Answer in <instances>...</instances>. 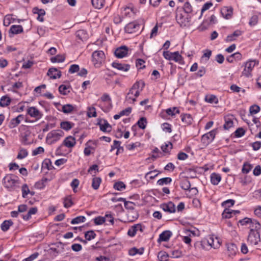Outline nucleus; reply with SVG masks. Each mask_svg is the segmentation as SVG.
Instances as JSON below:
<instances>
[{
	"label": "nucleus",
	"mask_w": 261,
	"mask_h": 261,
	"mask_svg": "<svg viewBox=\"0 0 261 261\" xmlns=\"http://www.w3.org/2000/svg\"><path fill=\"white\" fill-rule=\"evenodd\" d=\"M144 86V82L142 81L136 82L127 93L125 100L129 103H134L136 101V98L139 96L140 91L143 90Z\"/></svg>",
	"instance_id": "f257e3e1"
},
{
	"label": "nucleus",
	"mask_w": 261,
	"mask_h": 261,
	"mask_svg": "<svg viewBox=\"0 0 261 261\" xmlns=\"http://www.w3.org/2000/svg\"><path fill=\"white\" fill-rule=\"evenodd\" d=\"M4 187L9 191H12L19 187V180L17 176L14 174H7L3 179Z\"/></svg>",
	"instance_id": "f03ea898"
},
{
	"label": "nucleus",
	"mask_w": 261,
	"mask_h": 261,
	"mask_svg": "<svg viewBox=\"0 0 261 261\" xmlns=\"http://www.w3.org/2000/svg\"><path fill=\"white\" fill-rule=\"evenodd\" d=\"M176 20L181 27H185L189 25L191 20V16L189 14L183 12L181 9L177 10Z\"/></svg>",
	"instance_id": "7ed1b4c3"
},
{
	"label": "nucleus",
	"mask_w": 261,
	"mask_h": 261,
	"mask_svg": "<svg viewBox=\"0 0 261 261\" xmlns=\"http://www.w3.org/2000/svg\"><path fill=\"white\" fill-rule=\"evenodd\" d=\"M63 135L64 132L62 130H53L47 134L46 140L50 144H52L59 141Z\"/></svg>",
	"instance_id": "20e7f679"
},
{
	"label": "nucleus",
	"mask_w": 261,
	"mask_h": 261,
	"mask_svg": "<svg viewBox=\"0 0 261 261\" xmlns=\"http://www.w3.org/2000/svg\"><path fill=\"white\" fill-rule=\"evenodd\" d=\"M92 62L95 67H99L103 62L105 59V55L103 51L96 50L93 53Z\"/></svg>",
	"instance_id": "39448f33"
},
{
	"label": "nucleus",
	"mask_w": 261,
	"mask_h": 261,
	"mask_svg": "<svg viewBox=\"0 0 261 261\" xmlns=\"http://www.w3.org/2000/svg\"><path fill=\"white\" fill-rule=\"evenodd\" d=\"M141 25L140 21L135 20L127 24L124 28V31L129 34L137 33L140 31Z\"/></svg>",
	"instance_id": "423d86ee"
},
{
	"label": "nucleus",
	"mask_w": 261,
	"mask_h": 261,
	"mask_svg": "<svg viewBox=\"0 0 261 261\" xmlns=\"http://www.w3.org/2000/svg\"><path fill=\"white\" fill-rule=\"evenodd\" d=\"M247 243L249 246L256 245L260 241L258 231H250L247 238Z\"/></svg>",
	"instance_id": "0eeeda50"
},
{
	"label": "nucleus",
	"mask_w": 261,
	"mask_h": 261,
	"mask_svg": "<svg viewBox=\"0 0 261 261\" xmlns=\"http://www.w3.org/2000/svg\"><path fill=\"white\" fill-rule=\"evenodd\" d=\"M258 64V62L256 60H249L247 61L244 66L243 74L246 76H249L254 67Z\"/></svg>",
	"instance_id": "6e6552de"
},
{
	"label": "nucleus",
	"mask_w": 261,
	"mask_h": 261,
	"mask_svg": "<svg viewBox=\"0 0 261 261\" xmlns=\"http://www.w3.org/2000/svg\"><path fill=\"white\" fill-rule=\"evenodd\" d=\"M215 135L216 133L214 130L204 134L201 137V142L204 145H207L214 140Z\"/></svg>",
	"instance_id": "1a4fd4ad"
},
{
	"label": "nucleus",
	"mask_w": 261,
	"mask_h": 261,
	"mask_svg": "<svg viewBox=\"0 0 261 261\" xmlns=\"http://www.w3.org/2000/svg\"><path fill=\"white\" fill-rule=\"evenodd\" d=\"M145 228V227L142 226L141 224H137L132 226L128 230L127 234L131 237H134L138 231L142 232Z\"/></svg>",
	"instance_id": "9d476101"
},
{
	"label": "nucleus",
	"mask_w": 261,
	"mask_h": 261,
	"mask_svg": "<svg viewBox=\"0 0 261 261\" xmlns=\"http://www.w3.org/2000/svg\"><path fill=\"white\" fill-rule=\"evenodd\" d=\"M27 114L37 120L42 118L43 114L36 107H32L27 109Z\"/></svg>",
	"instance_id": "9b49d317"
},
{
	"label": "nucleus",
	"mask_w": 261,
	"mask_h": 261,
	"mask_svg": "<svg viewBox=\"0 0 261 261\" xmlns=\"http://www.w3.org/2000/svg\"><path fill=\"white\" fill-rule=\"evenodd\" d=\"M128 47L123 45L116 49L114 54L118 58H122L125 57L128 54Z\"/></svg>",
	"instance_id": "f8f14e48"
},
{
	"label": "nucleus",
	"mask_w": 261,
	"mask_h": 261,
	"mask_svg": "<svg viewBox=\"0 0 261 261\" xmlns=\"http://www.w3.org/2000/svg\"><path fill=\"white\" fill-rule=\"evenodd\" d=\"M161 208L162 210L168 213H174L176 211L175 205L171 201H170L167 203H163L161 205Z\"/></svg>",
	"instance_id": "ddd939ff"
},
{
	"label": "nucleus",
	"mask_w": 261,
	"mask_h": 261,
	"mask_svg": "<svg viewBox=\"0 0 261 261\" xmlns=\"http://www.w3.org/2000/svg\"><path fill=\"white\" fill-rule=\"evenodd\" d=\"M23 29L20 25H13L9 30V36L13 37L14 35H16L23 32Z\"/></svg>",
	"instance_id": "4468645a"
},
{
	"label": "nucleus",
	"mask_w": 261,
	"mask_h": 261,
	"mask_svg": "<svg viewBox=\"0 0 261 261\" xmlns=\"http://www.w3.org/2000/svg\"><path fill=\"white\" fill-rule=\"evenodd\" d=\"M47 74L52 79L60 78L61 76V72L56 68H49Z\"/></svg>",
	"instance_id": "2eb2a0df"
},
{
	"label": "nucleus",
	"mask_w": 261,
	"mask_h": 261,
	"mask_svg": "<svg viewBox=\"0 0 261 261\" xmlns=\"http://www.w3.org/2000/svg\"><path fill=\"white\" fill-rule=\"evenodd\" d=\"M112 66L118 70L127 71L130 68V65L128 64H122L117 62H113Z\"/></svg>",
	"instance_id": "dca6fc26"
},
{
	"label": "nucleus",
	"mask_w": 261,
	"mask_h": 261,
	"mask_svg": "<svg viewBox=\"0 0 261 261\" xmlns=\"http://www.w3.org/2000/svg\"><path fill=\"white\" fill-rule=\"evenodd\" d=\"M76 144L75 139L71 136L66 137L63 142L62 145L68 148H72Z\"/></svg>",
	"instance_id": "f3484780"
},
{
	"label": "nucleus",
	"mask_w": 261,
	"mask_h": 261,
	"mask_svg": "<svg viewBox=\"0 0 261 261\" xmlns=\"http://www.w3.org/2000/svg\"><path fill=\"white\" fill-rule=\"evenodd\" d=\"M221 206L224 208L222 214V219L226 221L228 218V199L223 201L221 203Z\"/></svg>",
	"instance_id": "a211bd4d"
},
{
	"label": "nucleus",
	"mask_w": 261,
	"mask_h": 261,
	"mask_svg": "<svg viewBox=\"0 0 261 261\" xmlns=\"http://www.w3.org/2000/svg\"><path fill=\"white\" fill-rule=\"evenodd\" d=\"M172 234V233L170 230L164 231L160 234L158 241L159 242L167 241L169 240Z\"/></svg>",
	"instance_id": "6ab92c4d"
},
{
	"label": "nucleus",
	"mask_w": 261,
	"mask_h": 261,
	"mask_svg": "<svg viewBox=\"0 0 261 261\" xmlns=\"http://www.w3.org/2000/svg\"><path fill=\"white\" fill-rule=\"evenodd\" d=\"M181 119L185 125H189L192 124L193 118L190 114H184L181 115Z\"/></svg>",
	"instance_id": "aec40b11"
},
{
	"label": "nucleus",
	"mask_w": 261,
	"mask_h": 261,
	"mask_svg": "<svg viewBox=\"0 0 261 261\" xmlns=\"http://www.w3.org/2000/svg\"><path fill=\"white\" fill-rule=\"evenodd\" d=\"M242 56L239 52H236L231 55H229V63H234L240 61L242 59Z\"/></svg>",
	"instance_id": "412c9836"
},
{
	"label": "nucleus",
	"mask_w": 261,
	"mask_h": 261,
	"mask_svg": "<svg viewBox=\"0 0 261 261\" xmlns=\"http://www.w3.org/2000/svg\"><path fill=\"white\" fill-rule=\"evenodd\" d=\"M250 230V231H258L260 229V224L259 223L255 220H252L249 226Z\"/></svg>",
	"instance_id": "4be33fe9"
},
{
	"label": "nucleus",
	"mask_w": 261,
	"mask_h": 261,
	"mask_svg": "<svg viewBox=\"0 0 261 261\" xmlns=\"http://www.w3.org/2000/svg\"><path fill=\"white\" fill-rule=\"evenodd\" d=\"M100 126V129L103 132H110L112 130L111 125L107 121L105 120L103 124L98 123Z\"/></svg>",
	"instance_id": "5701e85b"
},
{
	"label": "nucleus",
	"mask_w": 261,
	"mask_h": 261,
	"mask_svg": "<svg viewBox=\"0 0 261 261\" xmlns=\"http://www.w3.org/2000/svg\"><path fill=\"white\" fill-rule=\"evenodd\" d=\"M129 221L133 222L138 218L139 215L135 210L128 211L127 214Z\"/></svg>",
	"instance_id": "b1692460"
},
{
	"label": "nucleus",
	"mask_w": 261,
	"mask_h": 261,
	"mask_svg": "<svg viewBox=\"0 0 261 261\" xmlns=\"http://www.w3.org/2000/svg\"><path fill=\"white\" fill-rule=\"evenodd\" d=\"M11 101V98L7 96H3L0 99V106L5 107L9 106Z\"/></svg>",
	"instance_id": "393cba45"
},
{
	"label": "nucleus",
	"mask_w": 261,
	"mask_h": 261,
	"mask_svg": "<svg viewBox=\"0 0 261 261\" xmlns=\"http://www.w3.org/2000/svg\"><path fill=\"white\" fill-rule=\"evenodd\" d=\"M221 180V176L219 174L213 173L211 175V180L212 184L217 185Z\"/></svg>",
	"instance_id": "a878e982"
},
{
	"label": "nucleus",
	"mask_w": 261,
	"mask_h": 261,
	"mask_svg": "<svg viewBox=\"0 0 261 261\" xmlns=\"http://www.w3.org/2000/svg\"><path fill=\"white\" fill-rule=\"evenodd\" d=\"M51 160L49 159H45L42 163V169H46L48 170H51L53 168Z\"/></svg>",
	"instance_id": "bb28decb"
},
{
	"label": "nucleus",
	"mask_w": 261,
	"mask_h": 261,
	"mask_svg": "<svg viewBox=\"0 0 261 261\" xmlns=\"http://www.w3.org/2000/svg\"><path fill=\"white\" fill-rule=\"evenodd\" d=\"M74 126V123L69 121H63L60 123L61 127L65 130H69Z\"/></svg>",
	"instance_id": "cd10ccee"
},
{
	"label": "nucleus",
	"mask_w": 261,
	"mask_h": 261,
	"mask_svg": "<svg viewBox=\"0 0 261 261\" xmlns=\"http://www.w3.org/2000/svg\"><path fill=\"white\" fill-rule=\"evenodd\" d=\"M13 223L12 220H5L1 224V227L3 231H7L10 227L13 225Z\"/></svg>",
	"instance_id": "c85d7f7f"
},
{
	"label": "nucleus",
	"mask_w": 261,
	"mask_h": 261,
	"mask_svg": "<svg viewBox=\"0 0 261 261\" xmlns=\"http://www.w3.org/2000/svg\"><path fill=\"white\" fill-rule=\"evenodd\" d=\"M172 60H174L175 62H178L181 64L184 63L183 58L178 51L173 53Z\"/></svg>",
	"instance_id": "c756f323"
},
{
	"label": "nucleus",
	"mask_w": 261,
	"mask_h": 261,
	"mask_svg": "<svg viewBox=\"0 0 261 261\" xmlns=\"http://www.w3.org/2000/svg\"><path fill=\"white\" fill-rule=\"evenodd\" d=\"M65 57L64 55H58L50 58L52 63H61L65 61Z\"/></svg>",
	"instance_id": "7c9ffc66"
},
{
	"label": "nucleus",
	"mask_w": 261,
	"mask_h": 261,
	"mask_svg": "<svg viewBox=\"0 0 261 261\" xmlns=\"http://www.w3.org/2000/svg\"><path fill=\"white\" fill-rule=\"evenodd\" d=\"M93 6L96 9H101L103 7L105 0H91Z\"/></svg>",
	"instance_id": "2f4dec72"
},
{
	"label": "nucleus",
	"mask_w": 261,
	"mask_h": 261,
	"mask_svg": "<svg viewBox=\"0 0 261 261\" xmlns=\"http://www.w3.org/2000/svg\"><path fill=\"white\" fill-rule=\"evenodd\" d=\"M166 112L168 115L174 117L176 114H179L180 111L177 107H172L167 109Z\"/></svg>",
	"instance_id": "473e14b6"
},
{
	"label": "nucleus",
	"mask_w": 261,
	"mask_h": 261,
	"mask_svg": "<svg viewBox=\"0 0 261 261\" xmlns=\"http://www.w3.org/2000/svg\"><path fill=\"white\" fill-rule=\"evenodd\" d=\"M101 179L100 177H95L92 179V187L94 190L98 189L101 183Z\"/></svg>",
	"instance_id": "72a5a7b5"
},
{
	"label": "nucleus",
	"mask_w": 261,
	"mask_h": 261,
	"mask_svg": "<svg viewBox=\"0 0 261 261\" xmlns=\"http://www.w3.org/2000/svg\"><path fill=\"white\" fill-rule=\"evenodd\" d=\"M74 110V107L70 104H66L62 106V112L65 114L71 113Z\"/></svg>",
	"instance_id": "f704fd0d"
},
{
	"label": "nucleus",
	"mask_w": 261,
	"mask_h": 261,
	"mask_svg": "<svg viewBox=\"0 0 261 261\" xmlns=\"http://www.w3.org/2000/svg\"><path fill=\"white\" fill-rule=\"evenodd\" d=\"M96 236V233L93 230H89L85 233V238L86 240L90 241L94 239Z\"/></svg>",
	"instance_id": "c9c22d12"
},
{
	"label": "nucleus",
	"mask_w": 261,
	"mask_h": 261,
	"mask_svg": "<svg viewBox=\"0 0 261 261\" xmlns=\"http://www.w3.org/2000/svg\"><path fill=\"white\" fill-rule=\"evenodd\" d=\"M180 187L184 190H190L191 184L187 179L182 180L180 182Z\"/></svg>",
	"instance_id": "e433bc0d"
},
{
	"label": "nucleus",
	"mask_w": 261,
	"mask_h": 261,
	"mask_svg": "<svg viewBox=\"0 0 261 261\" xmlns=\"http://www.w3.org/2000/svg\"><path fill=\"white\" fill-rule=\"evenodd\" d=\"M172 181V179L170 177H164L160 179L157 181V184L160 186H163L164 185H167L170 184Z\"/></svg>",
	"instance_id": "4c0bfd02"
},
{
	"label": "nucleus",
	"mask_w": 261,
	"mask_h": 261,
	"mask_svg": "<svg viewBox=\"0 0 261 261\" xmlns=\"http://www.w3.org/2000/svg\"><path fill=\"white\" fill-rule=\"evenodd\" d=\"M87 116L90 118L96 117V109L94 107H89L88 108Z\"/></svg>",
	"instance_id": "58836bf2"
},
{
	"label": "nucleus",
	"mask_w": 261,
	"mask_h": 261,
	"mask_svg": "<svg viewBox=\"0 0 261 261\" xmlns=\"http://www.w3.org/2000/svg\"><path fill=\"white\" fill-rule=\"evenodd\" d=\"M86 218L84 216H80L75 217V218L73 219L71 221V223L72 224H79L81 222H84L86 221Z\"/></svg>",
	"instance_id": "ea45409f"
},
{
	"label": "nucleus",
	"mask_w": 261,
	"mask_h": 261,
	"mask_svg": "<svg viewBox=\"0 0 261 261\" xmlns=\"http://www.w3.org/2000/svg\"><path fill=\"white\" fill-rule=\"evenodd\" d=\"M73 204L71 196L65 197L64 199V206L68 208Z\"/></svg>",
	"instance_id": "a19ab883"
},
{
	"label": "nucleus",
	"mask_w": 261,
	"mask_h": 261,
	"mask_svg": "<svg viewBox=\"0 0 261 261\" xmlns=\"http://www.w3.org/2000/svg\"><path fill=\"white\" fill-rule=\"evenodd\" d=\"M143 248H140L138 249L136 248H133L129 250V254L132 256H134L137 254H142L143 253Z\"/></svg>",
	"instance_id": "79ce46f5"
},
{
	"label": "nucleus",
	"mask_w": 261,
	"mask_h": 261,
	"mask_svg": "<svg viewBox=\"0 0 261 261\" xmlns=\"http://www.w3.org/2000/svg\"><path fill=\"white\" fill-rule=\"evenodd\" d=\"M182 12H185L186 14H189L192 12V7L189 2H186L182 8Z\"/></svg>",
	"instance_id": "37998d69"
},
{
	"label": "nucleus",
	"mask_w": 261,
	"mask_h": 261,
	"mask_svg": "<svg viewBox=\"0 0 261 261\" xmlns=\"http://www.w3.org/2000/svg\"><path fill=\"white\" fill-rule=\"evenodd\" d=\"M113 187L118 191H122L125 189L126 186L122 181H118L114 184Z\"/></svg>",
	"instance_id": "c03bdc74"
},
{
	"label": "nucleus",
	"mask_w": 261,
	"mask_h": 261,
	"mask_svg": "<svg viewBox=\"0 0 261 261\" xmlns=\"http://www.w3.org/2000/svg\"><path fill=\"white\" fill-rule=\"evenodd\" d=\"M106 219L107 218H104V217L98 216V217H95L93 219V221L95 225H102L105 222H106Z\"/></svg>",
	"instance_id": "a18cd8bd"
},
{
	"label": "nucleus",
	"mask_w": 261,
	"mask_h": 261,
	"mask_svg": "<svg viewBox=\"0 0 261 261\" xmlns=\"http://www.w3.org/2000/svg\"><path fill=\"white\" fill-rule=\"evenodd\" d=\"M168 257V253L164 251L159 252L158 255V257L160 261H167Z\"/></svg>",
	"instance_id": "49530a36"
},
{
	"label": "nucleus",
	"mask_w": 261,
	"mask_h": 261,
	"mask_svg": "<svg viewBox=\"0 0 261 261\" xmlns=\"http://www.w3.org/2000/svg\"><path fill=\"white\" fill-rule=\"evenodd\" d=\"M172 148V144L169 142L168 143H165L161 146L162 151L165 153H168Z\"/></svg>",
	"instance_id": "de8ad7c7"
},
{
	"label": "nucleus",
	"mask_w": 261,
	"mask_h": 261,
	"mask_svg": "<svg viewBox=\"0 0 261 261\" xmlns=\"http://www.w3.org/2000/svg\"><path fill=\"white\" fill-rule=\"evenodd\" d=\"M28 155V152L27 150L25 149L21 148L20 149L18 155L17 156V158L18 159H23L27 156Z\"/></svg>",
	"instance_id": "09e8293b"
},
{
	"label": "nucleus",
	"mask_w": 261,
	"mask_h": 261,
	"mask_svg": "<svg viewBox=\"0 0 261 261\" xmlns=\"http://www.w3.org/2000/svg\"><path fill=\"white\" fill-rule=\"evenodd\" d=\"M245 131L244 129L240 127L238 128L234 133V134H232L231 135V137H232L234 135V137H241L245 134Z\"/></svg>",
	"instance_id": "8fccbe9b"
},
{
	"label": "nucleus",
	"mask_w": 261,
	"mask_h": 261,
	"mask_svg": "<svg viewBox=\"0 0 261 261\" xmlns=\"http://www.w3.org/2000/svg\"><path fill=\"white\" fill-rule=\"evenodd\" d=\"M68 88L69 86L61 85L59 87V91L61 94L67 95L69 92V91L68 90Z\"/></svg>",
	"instance_id": "3c124183"
},
{
	"label": "nucleus",
	"mask_w": 261,
	"mask_h": 261,
	"mask_svg": "<svg viewBox=\"0 0 261 261\" xmlns=\"http://www.w3.org/2000/svg\"><path fill=\"white\" fill-rule=\"evenodd\" d=\"M135 206V203L133 202L127 201H125L124 207L126 209L128 210L129 211L134 210Z\"/></svg>",
	"instance_id": "603ef678"
},
{
	"label": "nucleus",
	"mask_w": 261,
	"mask_h": 261,
	"mask_svg": "<svg viewBox=\"0 0 261 261\" xmlns=\"http://www.w3.org/2000/svg\"><path fill=\"white\" fill-rule=\"evenodd\" d=\"M146 119L144 117L140 118L137 122L139 127L142 129H144L146 127Z\"/></svg>",
	"instance_id": "864d4df0"
},
{
	"label": "nucleus",
	"mask_w": 261,
	"mask_h": 261,
	"mask_svg": "<svg viewBox=\"0 0 261 261\" xmlns=\"http://www.w3.org/2000/svg\"><path fill=\"white\" fill-rule=\"evenodd\" d=\"M260 111V107L256 105H253L250 107L249 111L251 115H255Z\"/></svg>",
	"instance_id": "5fc2aeb1"
},
{
	"label": "nucleus",
	"mask_w": 261,
	"mask_h": 261,
	"mask_svg": "<svg viewBox=\"0 0 261 261\" xmlns=\"http://www.w3.org/2000/svg\"><path fill=\"white\" fill-rule=\"evenodd\" d=\"M22 196L23 198H25L27 195L30 193L29 188L27 184H24L22 186Z\"/></svg>",
	"instance_id": "6e6d98bb"
},
{
	"label": "nucleus",
	"mask_w": 261,
	"mask_h": 261,
	"mask_svg": "<svg viewBox=\"0 0 261 261\" xmlns=\"http://www.w3.org/2000/svg\"><path fill=\"white\" fill-rule=\"evenodd\" d=\"M205 100L206 102L213 103H216L217 102V98L215 96L211 95H206L205 97Z\"/></svg>",
	"instance_id": "4d7b16f0"
},
{
	"label": "nucleus",
	"mask_w": 261,
	"mask_h": 261,
	"mask_svg": "<svg viewBox=\"0 0 261 261\" xmlns=\"http://www.w3.org/2000/svg\"><path fill=\"white\" fill-rule=\"evenodd\" d=\"M144 63L145 61L141 59H138L136 61V65L140 69H142L145 67Z\"/></svg>",
	"instance_id": "13d9d810"
},
{
	"label": "nucleus",
	"mask_w": 261,
	"mask_h": 261,
	"mask_svg": "<svg viewBox=\"0 0 261 261\" xmlns=\"http://www.w3.org/2000/svg\"><path fill=\"white\" fill-rule=\"evenodd\" d=\"M207 243L209 246H210L211 247L216 248L217 247L218 245H215L214 244V240L213 238H210L208 240H207L206 241H203L199 244L201 246H202L203 244Z\"/></svg>",
	"instance_id": "bf43d9fd"
},
{
	"label": "nucleus",
	"mask_w": 261,
	"mask_h": 261,
	"mask_svg": "<svg viewBox=\"0 0 261 261\" xmlns=\"http://www.w3.org/2000/svg\"><path fill=\"white\" fill-rule=\"evenodd\" d=\"M182 256L181 251L178 250H174L171 251V257L172 258H178Z\"/></svg>",
	"instance_id": "052dcab7"
},
{
	"label": "nucleus",
	"mask_w": 261,
	"mask_h": 261,
	"mask_svg": "<svg viewBox=\"0 0 261 261\" xmlns=\"http://www.w3.org/2000/svg\"><path fill=\"white\" fill-rule=\"evenodd\" d=\"M252 166L248 164V163H245L243 165V167L242 168V172L243 173H248L250 172V171L252 169Z\"/></svg>",
	"instance_id": "680f3d73"
},
{
	"label": "nucleus",
	"mask_w": 261,
	"mask_h": 261,
	"mask_svg": "<svg viewBox=\"0 0 261 261\" xmlns=\"http://www.w3.org/2000/svg\"><path fill=\"white\" fill-rule=\"evenodd\" d=\"M12 19V15H7L5 16L4 19V25L8 26L11 23V19Z\"/></svg>",
	"instance_id": "e2e57ef3"
},
{
	"label": "nucleus",
	"mask_w": 261,
	"mask_h": 261,
	"mask_svg": "<svg viewBox=\"0 0 261 261\" xmlns=\"http://www.w3.org/2000/svg\"><path fill=\"white\" fill-rule=\"evenodd\" d=\"M221 14L225 19H228V8L224 7L221 10Z\"/></svg>",
	"instance_id": "0e129e2a"
},
{
	"label": "nucleus",
	"mask_w": 261,
	"mask_h": 261,
	"mask_svg": "<svg viewBox=\"0 0 261 261\" xmlns=\"http://www.w3.org/2000/svg\"><path fill=\"white\" fill-rule=\"evenodd\" d=\"M80 67L78 65H71L69 69L68 72L70 73H74L79 71Z\"/></svg>",
	"instance_id": "69168bd1"
},
{
	"label": "nucleus",
	"mask_w": 261,
	"mask_h": 261,
	"mask_svg": "<svg viewBox=\"0 0 261 261\" xmlns=\"http://www.w3.org/2000/svg\"><path fill=\"white\" fill-rule=\"evenodd\" d=\"M241 35V32L239 30L235 31L233 34L229 35V41H233L236 40V38Z\"/></svg>",
	"instance_id": "338daca9"
},
{
	"label": "nucleus",
	"mask_w": 261,
	"mask_h": 261,
	"mask_svg": "<svg viewBox=\"0 0 261 261\" xmlns=\"http://www.w3.org/2000/svg\"><path fill=\"white\" fill-rule=\"evenodd\" d=\"M163 130L167 133H171L172 132L171 126L168 123H164L162 125Z\"/></svg>",
	"instance_id": "774afa93"
}]
</instances>
